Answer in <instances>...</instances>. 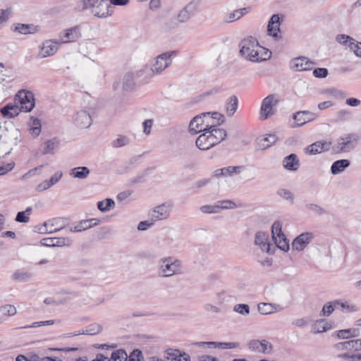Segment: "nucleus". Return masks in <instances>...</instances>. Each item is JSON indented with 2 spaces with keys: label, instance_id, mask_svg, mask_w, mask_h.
I'll list each match as a JSON object with an SVG mask.
<instances>
[{
  "label": "nucleus",
  "instance_id": "obj_1",
  "mask_svg": "<svg viewBox=\"0 0 361 361\" xmlns=\"http://www.w3.org/2000/svg\"><path fill=\"white\" fill-rule=\"evenodd\" d=\"M240 54L245 59L252 62H259L264 58L260 55L264 47L259 46L258 41L253 37L242 39L239 44Z\"/></svg>",
  "mask_w": 361,
  "mask_h": 361
},
{
  "label": "nucleus",
  "instance_id": "obj_2",
  "mask_svg": "<svg viewBox=\"0 0 361 361\" xmlns=\"http://www.w3.org/2000/svg\"><path fill=\"white\" fill-rule=\"evenodd\" d=\"M82 10L92 8V13L98 18H106L113 14L114 8L108 0H82Z\"/></svg>",
  "mask_w": 361,
  "mask_h": 361
},
{
  "label": "nucleus",
  "instance_id": "obj_3",
  "mask_svg": "<svg viewBox=\"0 0 361 361\" xmlns=\"http://www.w3.org/2000/svg\"><path fill=\"white\" fill-rule=\"evenodd\" d=\"M181 272V262L173 259L172 257L161 259L159 261V275L163 277H169Z\"/></svg>",
  "mask_w": 361,
  "mask_h": 361
},
{
  "label": "nucleus",
  "instance_id": "obj_4",
  "mask_svg": "<svg viewBox=\"0 0 361 361\" xmlns=\"http://www.w3.org/2000/svg\"><path fill=\"white\" fill-rule=\"evenodd\" d=\"M360 136L357 133L345 134L340 137L336 145L332 147L334 153L348 152L355 149Z\"/></svg>",
  "mask_w": 361,
  "mask_h": 361
},
{
  "label": "nucleus",
  "instance_id": "obj_5",
  "mask_svg": "<svg viewBox=\"0 0 361 361\" xmlns=\"http://www.w3.org/2000/svg\"><path fill=\"white\" fill-rule=\"evenodd\" d=\"M15 102L20 104V109L22 111L30 112L35 106V99L33 93L30 91L21 90L15 96Z\"/></svg>",
  "mask_w": 361,
  "mask_h": 361
},
{
  "label": "nucleus",
  "instance_id": "obj_6",
  "mask_svg": "<svg viewBox=\"0 0 361 361\" xmlns=\"http://www.w3.org/2000/svg\"><path fill=\"white\" fill-rule=\"evenodd\" d=\"M176 55V51H167L157 56L152 65L153 73L159 74L167 68L172 63V57Z\"/></svg>",
  "mask_w": 361,
  "mask_h": 361
},
{
  "label": "nucleus",
  "instance_id": "obj_7",
  "mask_svg": "<svg viewBox=\"0 0 361 361\" xmlns=\"http://www.w3.org/2000/svg\"><path fill=\"white\" fill-rule=\"evenodd\" d=\"M207 118H209V112L202 113L195 116L190 122V131L194 134H197L207 130L212 125Z\"/></svg>",
  "mask_w": 361,
  "mask_h": 361
},
{
  "label": "nucleus",
  "instance_id": "obj_8",
  "mask_svg": "<svg viewBox=\"0 0 361 361\" xmlns=\"http://www.w3.org/2000/svg\"><path fill=\"white\" fill-rule=\"evenodd\" d=\"M19 135L20 131L14 129L8 133L7 137H5V140H0V157L10 154L13 147L18 145Z\"/></svg>",
  "mask_w": 361,
  "mask_h": 361
},
{
  "label": "nucleus",
  "instance_id": "obj_9",
  "mask_svg": "<svg viewBox=\"0 0 361 361\" xmlns=\"http://www.w3.org/2000/svg\"><path fill=\"white\" fill-rule=\"evenodd\" d=\"M173 207L171 202H164L155 207L149 212V216L151 221H157L167 219Z\"/></svg>",
  "mask_w": 361,
  "mask_h": 361
},
{
  "label": "nucleus",
  "instance_id": "obj_10",
  "mask_svg": "<svg viewBox=\"0 0 361 361\" xmlns=\"http://www.w3.org/2000/svg\"><path fill=\"white\" fill-rule=\"evenodd\" d=\"M336 41L348 47L357 56L361 57V42H356L353 37L344 34L338 35Z\"/></svg>",
  "mask_w": 361,
  "mask_h": 361
},
{
  "label": "nucleus",
  "instance_id": "obj_11",
  "mask_svg": "<svg viewBox=\"0 0 361 361\" xmlns=\"http://www.w3.org/2000/svg\"><path fill=\"white\" fill-rule=\"evenodd\" d=\"M339 307H342L343 309H346L349 312L357 311V307L355 306L349 305L347 303L341 302L340 300H337L331 302L326 303L324 305L319 314L322 317H328L334 311L335 309H337Z\"/></svg>",
  "mask_w": 361,
  "mask_h": 361
},
{
  "label": "nucleus",
  "instance_id": "obj_12",
  "mask_svg": "<svg viewBox=\"0 0 361 361\" xmlns=\"http://www.w3.org/2000/svg\"><path fill=\"white\" fill-rule=\"evenodd\" d=\"M217 144L216 140L214 139L208 128L196 140V146L201 150H207Z\"/></svg>",
  "mask_w": 361,
  "mask_h": 361
},
{
  "label": "nucleus",
  "instance_id": "obj_13",
  "mask_svg": "<svg viewBox=\"0 0 361 361\" xmlns=\"http://www.w3.org/2000/svg\"><path fill=\"white\" fill-rule=\"evenodd\" d=\"M332 143L331 141L319 140L307 146L304 151L310 155H315L330 149Z\"/></svg>",
  "mask_w": 361,
  "mask_h": 361
},
{
  "label": "nucleus",
  "instance_id": "obj_14",
  "mask_svg": "<svg viewBox=\"0 0 361 361\" xmlns=\"http://www.w3.org/2000/svg\"><path fill=\"white\" fill-rule=\"evenodd\" d=\"M255 245L258 246L262 252L273 253L271 251L272 244L269 242V233L263 231H258L255 234Z\"/></svg>",
  "mask_w": 361,
  "mask_h": 361
},
{
  "label": "nucleus",
  "instance_id": "obj_15",
  "mask_svg": "<svg viewBox=\"0 0 361 361\" xmlns=\"http://www.w3.org/2000/svg\"><path fill=\"white\" fill-rule=\"evenodd\" d=\"M314 235L305 232L297 236L292 242V247L297 251H302L313 240Z\"/></svg>",
  "mask_w": 361,
  "mask_h": 361
},
{
  "label": "nucleus",
  "instance_id": "obj_16",
  "mask_svg": "<svg viewBox=\"0 0 361 361\" xmlns=\"http://www.w3.org/2000/svg\"><path fill=\"white\" fill-rule=\"evenodd\" d=\"M277 104V100L274 95L270 94L262 101L260 113L263 119H267L269 116L274 114V108Z\"/></svg>",
  "mask_w": 361,
  "mask_h": 361
},
{
  "label": "nucleus",
  "instance_id": "obj_17",
  "mask_svg": "<svg viewBox=\"0 0 361 361\" xmlns=\"http://www.w3.org/2000/svg\"><path fill=\"white\" fill-rule=\"evenodd\" d=\"M74 124L80 128H89L92 124V117L86 110H80L74 115L73 116Z\"/></svg>",
  "mask_w": 361,
  "mask_h": 361
},
{
  "label": "nucleus",
  "instance_id": "obj_18",
  "mask_svg": "<svg viewBox=\"0 0 361 361\" xmlns=\"http://www.w3.org/2000/svg\"><path fill=\"white\" fill-rule=\"evenodd\" d=\"M250 350L254 352L267 354L272 350V345L267 340L259 341L256 339L251 340L248 343Z\"/></svg>",
  "mask_w": 361,
  "mask_h": 361
},
{
  "label": "nucleus",
  "instance_id": "obj_19",
  "mask_svg": "<svg viewBox=\"0 0 361 361\" xmlns=\"http://www.w3.org/2000/svg\"><path fill=\"white\" fill-rule=\"evenodd\" d=\"M314 63L307 57L300 56L290 61V68L295 71H304L311 70Z\"/></svg>",
  "mask_w": 361,
  "mask_h": 361
},
{
  "label": "nucleus",
  "instance_id": "obj_20",
  "mask_svg": "<svg viewBox=\"0 0 361 361\" xmlns=\"http://www.w3.org/2000/svg\"><path fill=\"white\" fill-rule=\"evenodd\" d=\"M20 106L15 102H10L0 109L1 116L4 118H13L19 115L21 112Z\"/></svg>",
  "mask_w": 361,
  "mask_h": 361
},
{
  "label": "nucleus",
  "instance_id": "obj_21",
  "mask_svg": "<svg viewBox=\"0 0 361 361\" xmlns=\"http://www.w3.org/2000/svg\"><path fill=\"white\" fill-rule=\"evenodd\" d=\"M59 42H54L52 40L45 41L42 46L40 48V50L38 54V57L39 59L45 58L47 56H53L55 53H56L58 50V44Z\"/></svg>",
  "mask_w": 361,
  "mask_h": 361
},
{
  "label": "nucleus",
  "instance_id": "obj_22",
  "mask_svg": "<svg viewBox=\"0 0 361 361\" xmlns=\"http://www.w3.org/2000/svg\"><path fill=\"white\" fill-rule=\"evenodd\" d=\"M318 115L309 111H298L293 114V119L297 122L295 126L299 127L317 118Z\"/></svg>",
  "mask_w": 361,
  "mask_h": 361
},
{
  "label": "nucleus",
  "instance_id": "obj_23",
  "mask_svg": "<svg viewBox=\"0 0 361 361\" xmlns=\"http://www.w3.org/2000/svg\"><path fill=\"white\" fill-rule=\"evenodd\" d=\"M81 37L80 28L79 26H74L64 30V34L61 37L60 43H68L78 40Z\"/></svg>",
  "mask_w": 361,
  "mask_h": 361
},
{
  "label": "nucleus",
  "instance_id": "obj_24",
  "mask_svg": "<svg viewBox=\"0 0 361 361\" xmlns=\"http://www.w3.org/2000/svg\"><path fill=\"white\" fill-rule=\"evenodd\" d=\"M280 16L279 14H274L268 23L267 31L269 34L275 39L280 38Z\"/></svg>",
  "mask_w": 361,
  "mask_h": 361
},
{
  "label": "nucleus",
  "instance_id": "obj_25",
  "mask_svg": "<svg viewBox=\"0 0 361 361\" xmlns=\"http://www.w3.org/2000/svg\"><path fill=\"white\" fill-rule=\"evenodd\" d=\"M257 308L259 312L264 315L279 312L283 310L281 305L269 302H260L258 304Z\"/></svg>",
  "mask_w": 361,
  "mask_h": 361
},
{
  "label": "nucleus",
  "instance_id": "obj_26",
  "mask_svg": "<svg viewBox=\"0 0 361 361\" xmlns=\"http://www.w3.org/2000/svg\"><path fill=\"white\" fill-rule=\"evenodd\" d=\"M283 166L288 171H295L300 166V160L295 154H290L283 158Z\"/></svg>",
  "mask_w": 361,
  "mask_h": 361
},
{
  "label": "nucleus",
  "instance_id": "obj_27",
  "mask_svg": "<svg viewBox=\"0 0 361 361\" xmlns=\"http://www.w3.org/2000/svg\"><path fill=\"white\" fill-rule=\"evenodd\" d=\"M41 243L47 247H62L69 245L71 240L66 238H46L42 240Z\"/></svg>",
  "mask_w": 361,
  "mask_h": 361
},
{
  "label": "nucleus",
  "instance_id": "obj_28",
  "mask_svg": "<svg viewBox=\"0 0 361 361\" xmlns=\"http://www.w3.org/2000/svg\"><path fill=\"white\" fill-rule=\"evenodd\" d=\"M350 164L348 159H339L334 161L331 166V172L334 175H337L345 171Z\"/></svg>",
  "mask_w": 361,
  "mask_h": 361
},
{
  "label": "nucleus",
  "instance_id": "obj_29",
  "mask_svg": "<svg viewBox=\"0 0 361 361\" xmlns=\"http://www.w3.org/2000/svg\"><path fill=\"white\" fill-rule=\"evenodd\" d=\"M90 173V170L87 166H78L73 168L69 171V175L75 178L85 179Z\"/></svg>",
  "mask_w": 361,
  "mask_h": 361
},
{
  "label": "nucleus",
  "instance_id": "obj_30",
  "mask_svg": "<svg viewBox=\"0 0 361 361\" xmlns=\"http://www.w3.org/2000/svg\"><path fill=\"white\" fill-rule=\"evenodd\" d=\"M142 71H140L137 73H128L124 78L123 81V87L125 90H132L135 87V78L137 76H140V73Z\"/></svg>",
  "mask_w": 361,
  "mask_h": 361
},
{
  "label": "nucleus",
  "instance_id": "obj_31",
  "mask_svg": "<svg viewBox=\"0 0 361 361\" xmlns=\"http://www.w3.org/2000/svg\"><path fill=\"white\" fill-rule=\"evenodd\" d=\"M46 225L48 226L49 233H53L61 231L64 227L63 220L61 218H56L48 220L46 221Z\"/></svg>",
  "mask_w": 361,
  "mask_h": 361
},
{
  "label": "nucleus",
  "instance_id": "obj_32",
  "mask_svg": "<svg viewBox=\"0 0 361 361\" xmlns=\"http://www.w3.org/2000/svg\"><path fill=\"white\" fill-rule=\"evenodd\" d=\"M102 327L100 324L94 323L88 325L85 330L78 331L75 333L71 334V336H78L80 334H87V335H95L101 332Z\"/></svg>",
  "mask_w": 361,
  "mask_h": 361
},
{
  "label": "nucleus",
  "instance_id": "obj_33",
  "mask_svg": "<svg viewBox=\"0 0 361 361\" xmlns=\"http://www.w3.org/2000/svg\"><path fill=\"white\" fill-rule=\"evenodd\" d=\"M238 106V99L236 96L230 97L226 103V114L228 117H232L235 113Z\"/></svg>",
  "mask_w": 361,
  "mask_h": 361
},
{
  "label": "nucleus",
  "instance_id": "obj_34",
  "mask_svg": "<svg viewBox=\"0 0 361 361\" xmlns=\"http://www.w3.org/2000/svg\"><path fill=\"white\" fill-rule=\"evenodd\" d=\"M208 129L210 133H212L213 137L216 140L218 144L224 140L226 137L227 134L226 130L216 128L214 124H212Z\"/></svg>",
  "mask_w": 361,
  "mask_h": 361
},
{
  "label": "nucleus",
  "instance_id": "obj_35",
  "mask_svg": "<svg viewBox=\"0 0 361 361\" xmlns=\"http://www.w3.org/2000/svg\"><path fill=\"white\" fill-rule=\"evenodd\" d=\"M59 140L56 137H54L51 140H47L44 143V147L42 151L43 154H52L54 150L59 147Z\"/></svg>",
  "mask_w": 361,
  "mask_h": 361
},
{
  "label": "nucleus",
  "instance_id": "obj_36",
  "mask_svg": "<svg viewBox=\"0 0 361 361\" xmlns=\"http://www.w3.org/2000/svg\"><path fill=\"white\" fill-rule=\"evenodd\" d=\"M245 169L244 166H229L222 168V176H232L240 174Z\"/></svg>",
  "mask_w": 361,
  "mask_h": 361
},
{
  "label": "nucleus",
  "instance_id": "obj_37",
  "mask_svg": "<svg viewBox=\"0 0 361 361\" xmlns=\"http://www.w3.org/2000/svg\"><path fill=\"white\" fill-rule=\"evenodd\" d=\"M357 341H356V340H349L337 343L336 348L338 350H347L357 351Z\"/></svg>",
  "mask_w": 361,
  "mask_h": 361
},
{
  "label": "nucleus",
  "instance_id": "obj_38",
  "mask_svg": "<svg viewBox=\"0 0 361 361\" xmlns=\"http://www.w3.org/2000/svg\"><path fill=\"white\" fill-rule=\"evenodd\" d=\"M273 240H274L276 246L279 249L285 252L289 250L288 240L284 234L279 235V236L275 237V238H273Z\"/></svg>",
  "mask_w": 361,
  "mask_h": 361
},
{
  "label": "nucleus",
  "instance_id": "obj_39",
  "mask_svg": "<svg viewBox=\"0 0 361 361\" xmlns=\"http://www.w3.org/2000/svg\"><path fill=\"white\" fill-rule=\"evenodd\" d=\"M32 277V274L27 271L16 270L12 275L11 279L18 282L28 281Z\"/></svg>",
  "mask_w": 361,
  "mask_h": 361
},
{
  "label": "nucleus",
  "instance_id": "obj_40",
  "mask_svg": "<svg viewBox=\"0 0 361 361\" xmlns=\"http://www.w3.org/2000/svg\"><path fill=\"white\" fill-rule=\"evenodd\" d=\"M97 205L99 210L106 212L114 207L115 202L112 199L106 198L104 200L98 202Z\"/></svg>",
  "mask_w": 361,
  "mask_h": 361
},
{
  "label": "nucleus",
  "instance_id": "obj_41",
  "mask_svg": "<svg viewBox=\"0 0 361 361\" xmlns=\"http://www.w3.org/2000/svg\"><path fill=\"white\" fill-rule=\"evenodd\" d=\"M32 211V208L28 207L25 211L18 212L15 220L19 223H27L30 221V215Z\"/></svg>",
  "mask_w": 361,
  "mask_h": 361
},
{
  "label": "nucleus",
  "instance_id": "obj_42",
  "mask_svg": "<svg viewBox=\"0 0 361 361\" xmlns=\"http://www.w3.org/2000/svg\"><path fill=\"white\" fill-rule=\"evenodd\" d=\"M32 123L30 125V133L35 137H37L41 133V121L37 118L31 116Z\"/></svg>",
  "mask_w": 361,
  "mask_h": 361
},
{
  "label": "nucleus",
  "instance_id": "obj_43",
  "mask_svg": "<svg viewBox=\"0 0 361 361\" xmlns=\"http://www.w3.org/2000/svg\"><path fill=\"white\" fill-rule=\"evenodd\" d=\"M92 220H82L80 221L76 226H73L70 228L71 232H80L82 231H85L88 228H91L90 223L92 222Z\"/></svg>",
  "mask_w": 361,
  "mask_h": 361
},
{
  "label": "nucleus",
  "instance_id": "obj_44",
  "mask_svg": "<svg viewBox=\"0 0 361 361\" xmlns=\"http://www.w3.org/2000/svg\"><path fill=\"white\" fill-rule=\"evenodd\" d=\"M111 361H127L128 354L123 349H118L114 351L111 355Z\"/></svg>",
  "mask_w": 361,
  "mask_h": 361
},
{
  "label": "nucleus",
  "instance_id": "obj_45",
  "mask_svg": "<svg viewBox=\"0 0 361 361\" xmlns=\"http://www.w3.org/2000/svg\"><path fill=\"white\" fill-rule=\"evenodd\" d=\"M191 18V13L189 11V6H185L178 13L177 19L178 22L183 23L188 21Z\"/></svg>",
  "mask_w": 361,
  "mask_h": 361
},
{
  "label": "nucleus",
  "instance_id": "obj_46",
  "mask_svg": "<svg viewBox=\"0 0 361 361\" xmlns=\"http://www.w3.org/2000/svg\"><path fill=\"white\" fill-rule=\"evenodd\" d=\"M233 311L243 316L250 314V308L247 304H237L233 307Z\"/></svg>",
  "mask_w": 361,
  "mask_h": 361
},
{
  "label": "nucleus",
  "instance_id": "obj_47",
  "mask_svg": "<svg viewBox=\"0 0 361 361\" xmlns=\"http://www.w3.org/2000/svg\"><path fill=\"white\" fill-rule=\"evenodd\" d=\"M277 140V138L275 135H269L267 137H264L261 140L262 143V149H265L273 144H274Z\"/></svg>",
  "mask_w": 361,
  "mask_h": 361
},
{
  "label": "nucleus",
  "instance_id": "obj_48",
  "mask_svg": "<svg viewBox=\"0 0 361 361\" xmlns=\"http://www.w3.org/2000/svg\"><path fill=\"white\" fill-rule=\"evenodd\" d=\"M277 194L283 199L290 202L291 204H293L294 195L290 190L281 188L277 190Z\"/></svg>",
  "mask_w": 361,
  "mask_h": 361
},
{
  "label": "nucleus",
  "instance_id": "obj_49",
  "mask_svg": "<svg viewBox=\"0 0 361 361\" xmlns=\"http://www.w3.org/2000/svg\"><path fill=\"white\" fill-rule=\"evenodd\" d=\"M0 312L5 316H13L16 314V308L12 305H5L0 307Z\"/></svg>",
  "mask_w": 361,
  "mask_h": 361
},
{
  "label": "nucleus",
  "instance_id": "obj_50",
  "mask_svg": "<svg viewBox=\"0 0 361 361\" xmlns=\"http://www.w3.org/2000/svg\"><path fill=\"white\" fill-rule=\"evenodd\" d=\"M216 204L219 207V211L221 209H233L237 207L235 202L229 200L218 201L216 202Z\"/></svg>",
  "mask_w": 361,
  "mask_h": 361
},
{
  "label": "nucleus",
  "instance_id": "obj_51",
  "mask_svg": "<svg viewBox=\"0 0 361 361\" xmlns=\"http://www.w3.org/2000/svg\"><path fill=\"white\" fill-rule=\"evenodd\" d=\"M271 234H272V238H275V237L279 236V235L283 234V233L282 231V224L279 221H276L272 224Z\"/></svg>",
  "mask_w": 361,
  "mask_h": 361
},
{
  "label": "nucleus",
  "instance_id": "obj_52",
  "mask_svg": "<svg viewBox=\"0 0 361 361\" xmlns=\"http://www.w3.org/2000/svg\"><path fill=\"white\" fill-rule=\"evenodd\" d=\"M129 143V139L126 136H119L112 142V147L115 148L123 147Z\"/></svg>",
  "mask_w": 361,
  "mask_h": 361
},
{
  "label": "nucleus",
  "instance_id": "obj_53",
  "mask_svg": "<svg viewBox=\"0 0 361 361\" xmlns=\"http://www.w3.org/2000/svg\"><path fill=\"white\" fill-rule=\"evenodd\" d=\"M200 209L204 214H215L219 212V207L216 203L214 205H203Z\"/></svg>",
  "mask_w": 361,
  "mask_h": 361
},
{
  "label": "nucleus",
  "instance_id": "obj_54",
  "mask_svg": "<svg viewBox=\"0 0 361 361\" xmlns=\"http://www.w3.org/2000/svg\"><path fill=\"white\" fill-rule=\"evenodd\" d=\"M11 30L13 32H18L21 35H27V24L15 23L13 25Z\"/></svg>",
  "mask_w": 361,
  "mask_h": 361
},
{
  "label": "nucleus",
  "instance_id": "obj_55",
  "mask_svg": "<svg viewBox=\"0 0 361 361\" xmlns=\"http://www.w3.org/2000/svg\"><path fill=\"white\" fill-rule=\"evenodd\" d=\"M246 8L235 10L233 13H230L228 18L226 20V22H233L235 20H238L242 17L243 11H246Z\"/></svg>",
  "mask_w": 361,
  "mask_h": 361
},
{
  "label": "nucleus",
  "instance_id": "obj_56",
  "mask_svg": "<svg viewBox=\"0 0 361 361\" xmlns=\"http://www.w3.org/2000/svg\"><path fill=\"white\" fill-rule=\"evenodd\" d=\"M305 207L307 209L314 212L318 215H322L326 212L322 207L316 204H307Z\"/></svg>",
  "mask_w": 361,
  "mask_h": 361
},
{
  "label": "nucleus",
  "instance_id": "obj_57",
  "mask_svg": "<svg viewBox=\"0 0 361 361\" xmlns=\"http://www.w3.org/2000/svg\"><path fill=\"white\" fill-rule=\"evenodd\" d=\"M143 357L142 353L138 349L133 350L129 355H128L127 361H140Z\"/></svg>",
  "mask_w": 361,
  "mask_h": 361
},
{
  "label": "nucleus",
  "instance_id": "obj_58",
  "mask_svg": "<svg viewBox=\"0 0 361 361\" xmlns=\"http://www.w3.org/2000/svg\"><path fill=\"white\" fill-rule=\"evenodd\" d=\"M315 78H324L328 75V70L325 68H317L313 71Z\"/></svg>",
  "mask_w": 361,
  "mask_h": 361
},
{
  "label": "nucleus",
  "instance_id": "obj_59",
  "mask_svg": "<svg viewBox=\"0 0 361 361\" xmlns=\"http://www.w3.org/2000/svg\"><path fill=\"white\" fill-rule=\"evenodd\" d=\"M219 348L231 349L238 348L240 344L237 342H219Z\"/></svg>",
  "mask_w": 361,
  "mask_h": 361
},
{
  "label": "nucleus",
  "instance_id": "obj_60",
  "mask_svg": "<svg viewBox=\"0 0 361 361\" xmlns=\"http://www.w3.org/2000/svg\"><path fill=\"white\" fill-rule=\"evenodd\" d=\"M11 11L9 8H7L5 10H4V9L0 10V25L1 26L4 22H6L8 20L9 16L11 15Z\"/></svg>",
  "mask_w": 361,
  "mask_h": 361
},
{
  "label": "nucleus",
  "instance_id": "obj_61",
  "mask_svg": "<svg viewBox=\"0 0 361 361\" xmlns=\"http://www.w3.org/2000/svg\"><path fill=\"white\" fill-rule=\"evenodd\" d=\"M155 221H140L137 226V229L139 231H146L149 228L152 227Z\"/></svg>",
  "mask_w": 361,
  "mask_h": 361
},
{
  "label": "nucleus",
  "instance_id": "obj_62",
  "mask_svg": "<svg viewBox=\"0 0 361 361\" xmlns=\"http://www.w3.org/2000/svg\"><path fill=\"white\" fill-rule=\"evenodd\" d=\"M63 176V173L61 171H57L56 172L51 178L49 180L51 186L55 185L56 183H57L61 178Z\"/></svg>",
  "mask_w": 361,
  "mask_h": 361
},
{
  "label": "nucleus",
  "instance_id": "obj_63",
  "mask_svg": "<svg viewBox=\"0 0 361 361\" xmlns=\"http://www.w3.org/2000/svg\"><path fill=\"white\" fill-rule=\"evenodd\" d=\"M204 310L207 312L219 313L221 312L219 307L209 303L204 305Z\"/></svg>",
  "mask_w": 361,
  "mask_h": 361
},
{
  "label": "nucleus",
  "instance_id": "obj_64",
  "mask_svg": "<svg viewBox=\"0 0 361 361\" xmlns=\"http://www.w3.org/2000/svg\"><path fill=\"white\" fill-rule=\"evenodd\" d=\"M51 185L48 180H44L43 182L40 183L37 187L36 190L37 192H42L44 191L49 188H51Z\"/></svg>",
  "mask_w": 361,
  "mask_h": 361
}]
</instances>
